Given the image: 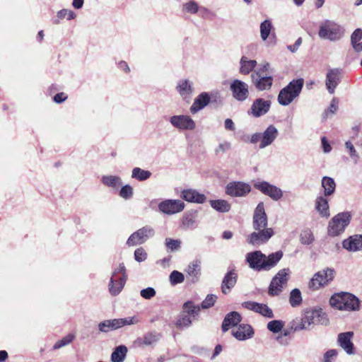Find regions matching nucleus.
Returning a JSON list of instances; mask_svg holds the SVG:
<instances>
[{"mask_svg": "<svg viewBox=\"0 0 362 362\" xmlns=\"http://www.w3.org/2000/svg\"><path fill=\"white\" fill-rule=\"evenodd\" d=\"M267 216L263 202H259L255 209L252 226L255 231L247 238V242L252 245H259L267 243L274 235L272 228H267Z\"/></svg>", "mask_w": 362, "mask_h": 362, "instance_id": "obj_1", "label": "nucleus"}, {"mask_svg": "<svg viewBox=\"0 0 362 362\" xmlns=\"http://www.w3.org/2000/svg\"><path fill=\"white\" fill-rule=\"evenodd\" d=\"M332 307L338 310H357L359 309V300L349 293H335L329 300Z\"/></svg>", "mask_w": 362, "mask_h": 362, "instance_id": "obj_2", "label": "nucleus"}, {"mask_svg": "<svg viewBox=\"0 0 362 362\" xmlns=\"http://www.w3.org/2000/svg\"><path fill=\"white\" fill-rule=\"evenodd\" d=\"M303 78L291 81L286 87L282 88L278 95V102L281 105H289L296 97L299 95L303 86Z\"/></svg>", "mask_w": 362, "mask_h": 362, "instance_id": "obj_3", "label": "nucleus"}, {"mask_svg": "<svg viewBox=\"0 0 362 362\" xmlns=\"http://www.w3.org/2000/svg\"><path fill=\"white\" fill-rule=\"evenodd\" d=\"M351 220L349 212H341L334 216L329 221L327 231L330 236L335 237L342 233Z\"/></svg>", "mask_w": 362, "mask_h": 362, "instance_id": "obj_4", "label": "nucleus"}, {"mask_svg": "<svg viewBox=\"0 0 362 362\" xmlns=\"http://www.w3.org/2000/svg\"><path fill=\"white\" fill-rule=\"evenodd\" d=\"M127 279L126 269L123 263L119 264L110 279L109 290L112 295L116 296L123 288Z\"/></svg>", "mask_w": 362, "mask_h": 362, "instance_id": "obj_5", "label": "nucleus"}, {"mask_svg": "<svg viewBox=\"0 0 362 362\" xmlns=\"http://www.w3.org/2000/svg\"><path fill=\"white\" fill-rule=\"evenodd\" d=\"M334 270L330 268H327L326 269L318 272L310 279L309 288L313 290H316L328 284L334 279Z\"/></svg>", "mask_w": 362, "mask_h": 362, "instance_id": "obj_6", "label": "nucleus"}, {"mask_svg": "<svg viewBox=\"0 0 362 362\" xmlns=\"http://www.w3.org/2000/svg\"><path fill=\"white\" fill-rule=\"evenodd\" d=\"M343 35V30L339 25L331 22H325L320 28L319 36L330 40H337Z\"/></svg>", "mask_w": 362, "mask_h": 362, "instance_id": "obj_7", "label": "nucleus"}, {"mask_svg": "<svg viewBox=\"0 0 362 362\" xmlns=\"http://www.w3.org/2000/svg\"><path fill=\"white\" fill-rule=\"evenodd\" d=\"M288 269H281L272 279L268 291V293L270 296H277L282 291L283 286L288 281Z\"/></svg>", "mask_w": 362, "mask_h": 362, "instance_id": "obj_8", "label": "nucleus"}, {"mask_svg": "<svg viewBox=\"0 0 362 362\" xmlns=\"http://www.w3.org/2000/svg\"><path fill=\"white\" fill-rule=\"evenodd\" d=\"M154 235V230L148 226H146L136 232L133 233L127 240V244L129 246L141 245L148 238Z\"/></svg>", "mask_w": 362, "mask_h": 362, "instance_id": "obj_9", "label": "nucleus"}, {"mask_svg": "<svg viewBox=\"0 0 362 362\" xmlns=\"http://www.w3.org/2000/svg\"><path fill=\"white\" fill-rule=\"evenodd\" d=\"M305 320H306L308 326L311 325H327L329 320L327 315L322 310V309L308 310L304 314Z\"/></svg>", "mask_w": 362, "mask_h": 362, "instance_id": "obj_10", "label": "nucleus"}, {"mask_svg": "<svg viewBox=\"0 0 362 362\" xmlns=\"http://www.w3.org/2000/svg\"><path fill=\"white\" fill-rule=\"evenodd\" d=\"M233 98L238 101H244L249 96L248 85L245 82L235 79L230 86Z\"/></svg>", "mask_w": 362, "mask_h": 362, "instance_id": "obj_11", "label": "nucleus"}, {"mask_svg": "<svg viewBox=\"0 0 362 362\" xmlns=\"http://www.w3.org/2000/svg\"><path fill=\"white\" fill-rule=\"evenodd\" d=\"M254 187L276 201L280 199L283 196L281 189L265 181L254 183Z\"/></svg>", "mask_w": 362, "mask_h": 362, "instance_id": "obj_12", "label": "nucleus"}, {"mask_svg": "<svg viewBox=\"0 0 362 362\" xmlns=\"http://www.w3.org/2000/svg\"><path fill=\"white\" fill-rule=\"evenodd\" d=\"M250 190L251 187L248 184L241 182H231L226 187V193L231 197H243Z\"/></svg>", "mask_w": 362, "mask_h": 362, "instance_id": "obj_13", "label": "nucleus"}, {"mask_svg": "<svg viewBox=\"0 0 362 362\" xmlns=\"http://www.w3.org/2000/svg\"><path fill=\"white\" fill-rule=\"evenodd\" d=\"M252 83L259 90H269L272 86L273 78L267 76L261 71H255L251 75Z\"/></svg>", "mask_w": 362, "mask_h": 362, "instance_id": "obj_14", "label": "nucleus"}, {"mask_svg": "<svg viewBox=\"0 0 362 362\" xmlns=\"http://www.w3.org/2000/svg\"><path fill=\"white\" fill-rule=\"evenodd\" d=\"M185 204L180 200H165L160 202L158 208L160 211L167 214H173L183 210Z\"/></svg>", "mask_w": 362, "mask_h": 362, "instance_id": "obj_15", "label": "nucleus"}, {"mask_svg": "<svg viewBox=\"0 0 362 362\" xmlns=\"http://www.w3.org/2000/svg\"><path fill=\"white\" fill-rule=\"evenodd\" d=\"M271 107V101L265 100L262 98H257L254 100L250 110L248 112L252 114L255 117H259L267 114Z\"/></svg>", "mask_w": 362, "mask_h": 362, "instance_id": "obj_16", "label": "nucleus"}, {"mask_svg": "<svg viewBox=\"0 0 362 362\" xmlns=\"http://www.w3.org/2000/svg\"><path fill=\"white\" fill-rule=\"evenodd\" d=\"M264 258L265 255L261 251L257 250L247 253L246 256V261L249 264L250 268L257 271H261L264 270L263 264Z\"/></svg>", "mask_w": 362, "mask_h": 362, "instance_id": "obj_17", "label": "nucleus"}, {"mask_svg": "<svg viewBox=\"0 0 362 362\" xmlns=\"http://www.w3.org/2000/svg\"><path fill=\"white\" fill-rule=\"evenodd\" d=\"M243 306L246 309L255 311L268 318L274 317L272 309H270L266 304L247 301L243 303Z\"/></svg>", "mask_w": 362, "mask_h": 362, "instance_id": "obj_18", "label": "nucleus"}, {"mask_svg": "<svg viewBox=\"0 0 362 362\" xmlns=\"http://www.w3.org/2000/svg\"><path fill=\"white\" fill-rule=\"evenodd\" d=\"M170 123L175 127L180 129H194L195 123L189 116L179 115L170 117Z\"/></svg>", "mask_w": 362, "mask_h": 362, "instance_id": "obj_19", "label": "nucleus"}, {"mask_svg": "<svg viewBox=\"0 0 362 362\" xmlns=\"http://www.w3.org/2000/svg\"><path fill=\"white\" fill-rule=\"evenodd\" d=\"M354 335L353 332H346L340 333L338 335V343L339 346L344 349L348 354H352L354 353V344L351 341V339Z\"/></svg>", "mask_w": 362, "mask_h": 362, "instance_id": "obj_20", "label": "nucleus"}, {"mask_svg": "<svg viewBox=\"0 0 362 362\" xmlns=\"http://www.w3.org/2000/svg\"><path fill=\"white\" fill-rule=\"evenodd\" d=\"M341 71L339 69H330L326 76V86L329 93L334 92L336 87L339 82V74Z\"/></svg>", "mask_w": 362, "mask_h": 362, "instance_id": "obj_21", "label": "nucleus"}, {"mask_svg": "<svg viewBox=\"0 0 362 362\" xmlns=\"http://www.w3.org/2000/svg\"><path fill=\"white\" fill-rule=\"evenodd\" d=\"M278 136V130L273 125H269L266 130L262 134V141L259 148H263L270 145Z\"/></svg>", "mask_w": 362, "mask_h": 362, "instance_id": "obj_22", "label": "nucleus"}, {"mask_svg": "<svg viewBox=\"0 0 362 362\" xmlns=\"http://www.w3.org/2000/svg\"><path fill=\"white\" fill-rule=\"evenodd\" d=\"M238 280V274L234 270L228 272L224 276L221 283V291L227 294L233 288Z\"/></svg>", "mask_w": 362, "mask_h": 362, "instance_id": "obj_23", "label": "nucleus"}, {"mask_svg": "<svg viewBox=\"0 0 362 362\" xmlns=\"http://www.w3.org/2000/svg\"><path fill=\"white\" fill-rule=\"evenodd\" d=\"M254 334L252 327L247 324L239 325L232 331V334L238 340H245L251 338Z\"/></svg>", "mask_w": 362, "mask_h": 362, "instance_id": "obj_24", "label": "nucleus"}, {"mask_svg": "<svg viewBox=\"0 0 362 362\" xmlns=\"http://www.w3.org/2000/svg\"><path fill=\"white\" fill-rule=\"evenodd\" d=\"M342 245L349 251L355 252L362 250V235L351 236L343 241Z\"/></svg>", "mask_w": 362, "mask_h": 362, "instance_id": "obj_25", "label": "nucleus"}, {"mask_svg": "<svg viewBox=\"0 0 362 362\" xmlns=\"http://www.w3.org/2000/svg\"><path fill=\"white\" fill-rule=\"evenodd\" d=\"M242 320L241 315L235 311L228 313L222 323V330L226 332L230 327L237 326Z\"/></svg>", "mask_w": 362, "mask_h": 362, "instance_id": "obj_26", "label": "nucleus"}, {"mask_svg": "<svg viewBox=\"0 0 362 362\" xmlns=\"http://www.w3.org/2000/svg\"><path fill=\"white\" fill-rule=\"evenodd\" d=\"M211 100L209 93L203 92L195 98L194 103L190 107V111L194 114L206 107Z\"/></svg>", "mask_w": 362, "mask_h": 362, "instance_id": "obj_27", "label": "nucleus"}, {"mask_svg": "<svg viewBox=\"0 0 362 362\" xmlns=\"http://www.w3.org/2000/svg\"><path fill=\"white\" fill-rule=\"evenodd\" d=\"M182 198L189 202L202 204L206 198L204 194H200L194 189H185L182 192Z\"/></svg>", "mask_w": 362, "mask_h": 362, "instance_id": "obj_28", "label": "nucleus"}, {"mask_svg": "<svg viewBox=\"0 0 362 362\" xmlns=\"http://www.w3.org/2000/svg\"><path fill=\"white\" fill-rule=\"evenodd\" d=\"M283 257V252L279 250L272 253L268 256L265 255L263 267L264 270H269L274 267Z\"/></svg>", "mask_w": 362, "mask_h": 362, "instance_id": "obj_29", "label": "nucleus"}, {"mask_svg": "<svg viewBox=\"0 0 362 362\" xmlns=\"http://www.w3.org/2000/svg\"><path fill=\"white\" fill-rule=\"evenodd\" d=\"M201 271V262L198 259L193 261L190 263L186 269L187 274L192 277V282H196Z\"/></svg>", "mask_w": 362, "mask_h": 362, "instance_id": "obj_30", "label": "nucleus"}, {"mask_svg": "<svg viewBox=\"0 0 362 362\" xmlns=\"http://www.w3.org/2000/svg\"><path fill=\"white\" fill-rule=\"evenodd\" d=\"M315 208L322 216H329V204L327 200L323 197H319L316 199Z\"/></svg>", "mask_w": 362, "mask_h": 362, "instance_id": "obj_31", "label": "nucleus"}, {"mask_svg": "<svg viewBox=\"0 0 362 362\" xmlns=\"http://www.w3.org/2000/svg\"><path fill=\"white\" fill-rule=\"evenodd\" d=\"M119 323L117 319L107 320L100 322L98 328L102 332H108L109 331L119 329Z\"/></svg>", "mask_w": 362, "mask_h": 362, "instance_id": "obj_32", "label": "nucleus"}, {"mask_svg": "<svg viewBox=\"0 0 362 362\" xmlns=\"http://www.w3.org/2000/svg\"><path fill=\"white\" fill-rule=\"evenodd\" d=\"M322 186L324 188V194L330 196L334 192L336 184L332 177L325 176L322 180Z\"/></svg>", "mask_w": 362, "mask_h": 362, "instance_id": "obj_33", "label": "nucleus"}, {"mask_svg": "<svg viewBox=\"0 0 362 362\" xmlns=\"http://www.w3.org/2000/svg\"><path fill=\"white\" fill-rule=\"evenodd\" d=\"M127 353V348L121 345L116 347L111 355L112 362H123Z\"/></svg>", "mask_w": 362, "mask_h": 362, "instance_id": "obj_34", "label": "nucleus"}, {"mask_svg": "<svg viewBox=\"0 0 362 362\" xmlns=\"http://www.w3.org/2000/svg\"><path fill=\"white\" fill-rule=\"evenodd\" d=\"M210 204L213 209L221 213L228 212L230 209V204L224 199L211 200Z\"/></svg>", "mask_w": 362, "mask_h": 362, "instance_id": "obj_35", "label": "nucleus"}, {"mask_svg": "<svg viewBox=\"0 0 362 362\" xmlns=\"http://www.w3.org/2000/svg\"><path fill=\"white\" fill-rule=\"evenodd\" d=\"M182 312L192 317H197L200 312V307L195 305L192 301H187L183 304Z\"/></svg>", "mask_w": 362, "mask_h": 362, "instance_id": "obj_36", "label": "nucleus"}, {"mask_svg": "<svg viewBox=\"0 0 362 362\" xmlns=\"http://www.w3.org/2000/svg\"><path fill=\"white\" fill-rule=\"evenodd\" d=\"M362 38V30L356 29L351 36V45L354 50L357 52L362 51V42H358Z\"/></svg>", "mask_w": 362, "mask_h": 362, "instance_id": "obj_37", "label": "nucleus"}, {"mask_svg": "<svg viewBox=\"0 0 362 362\" xmlns=\"http://www.w3.org/2000/svg\"><path fill=\"white\" fill-rule=\"evenodd\" d=\"M240 63V71L243 74H248L257 65L255 60H247L245 57L241 58Z\"/></svg>", "mask_w": 362, "mask_h": 362, "instance_id": "obj_38", "label": "nucleus"}, {"mask_svg": "<svg viewBox=\"0 0 362 362\" xmlns=\"http://www.w3.org/2000/svg\"><path fill=\"white\" fill-rule=\"evenodd\" d=\"M291 329L293 330L294 332L309 329V326L306 320H305L304 316L301 318L294 319L291 322Z\"/></svg>", "mask_w": 362, "mask_h": 362, "instance_id": "obj_39", "label": "nucleus"}, {"mask_svg": "<svg viewBox=\"0 0 362 362\" xmlns=\"http://www.w3.org/2000/svg\"><path fill=\"white\" fill-rule=\"evenodd\" d=\"M289 303L292 307H296L301 304V293L298 288H294L291 291L289 297Z\"/></svg>", "mask_w": 362, "mask_h": 362, "instance_id": "obj_40", "label": "nucleus"}, {"mask_svg": "<svg viewBox=\"0 0 362 362\" xmlns=\"http://www.w3.org/2000/svg\"><path fill=\"white\" fill-rule=\"evenodd\" d=\"M151 175L150 171L144 170L139 168H134L132 170V177L139 181H144L148 179Z\"/></svg>", "mask_w": 362, "mask_h": 362, "instance_id": "obj_41", "label": "nucleus"}, {"mask_svg": "<svg viewBox=\"0 0 362 362\" xmlns=\"http://www.w3.org/2000/svg\"><path fill=\"white\" fill-rule=\"evenodd\" d=\"M192 317L182 312L179 319L175 323V325L179 329H183L189 327L192 324Z\"/></svg>", "mask_w": 362, "mask_h": 362, "instance_id": "obj_42", "label": "nucleus"}, {"mask_svg": "<svg viewBox=\"0 0 362 362\" xmlns=\"http://www.w3.org/2000/svg\"><path fill=\"white\" fill-rule=\"evenodd\" d=\"M102 182L104 185L114 188L122 185L121 179L117 176H103L102 177Z\"/></svg>", "mask_w": 362, "mask_h": 362, "instance_id": "obj_43", "label": "nucleus"}, {"mask_svg": "<svg viewBox=\"0 0 362 362\" xmlns=\"http://www.w3.org/2000/svg\"><path fill=\"white\" fill-rule=\"evenodd\" d=\"M177 88L181 95H189L192 93V88L187 80H183L180 82Z\"/></svg>", "mask_w": 362, "mask_h": 362, "instance_id": "obj_44", "label": "nucleus"}, {"mask_svg": "<svg viewBox=\"0 0 362 362\" xmlns=\"http://www.w3.org/2000/svg\"><path fill=\"white\" fill-rule=\"evenodd\" d=\"M272 28L271 21L269 20H265L260 25V33L261 37L263 40H266L269 37V35L271 32V29Z\"/></svg>", "mask_w": 362, "mask_h": 362, "instance_id": "obj_45", "label": "nucleus"}, {"mask_svg": "<svg viewBox=\"0 0 362 362\" xmlns=\"http://www.w3.org/2000/svg\"><path fill=\"white\" fill-rule=\"evenodd\" d=\"M284 326V322L283 321L275 320L268 322L267 329L273 333H278L281 331Z\"/></svg>", "mask_w": 362, "mask_h": 362, "instance_id": "obj_46", "label": "nucleus"}, {"mask_svg": "<svg viewBox=\"0 0 362 362\" xmlns=\"http://www.w3.org/2000/svg\"><path fill=\"white\" fill-rule=\"evenodd\" d=\"M185 276L181 272L174 270L170 274V282L172 285H177L184 281Z\"/></svg>", "mask_w": 362, "mask_h": 362, "instance_id": "obj_47", "label": "nucleus"}, {"mask_svg": "<svg viewBox=\"0 0 362 362\" xmlns=\"http://www.w3.org/2000/svg\"><path fill=\"white\" fill-rule=\"evenodd\" d=\"M75 336L73 334H69L66 337H63L62 339L57 341L54 346V349H60L69 344H70L74 339Z\"/></svg>", "mask_w": 362, "mask_h": 362, "instance_id": "obj_48", "label": "nucleus"}, {"mask_svg": "<svg viewBox=\"0 0 362 362\" xmlns=\"http://www.w3.org/2000/svg\"><path fill=\"white\" fill-rule=\"evenodd\" d=\"M300 240L301 243L310 245L314 240V236L310 230H305L300 233Z\"/></svg>", "mask_w": 362, "mask_h": 362, "instance_id": "obj_49", "label": "nucleus"}, {"mask_svg": "<svg viewBox=\"0 0 362 362\" xmlns=\"http://www.w3.org/2000/svg\"><path fill=\"white\" fill-rule=\"evenodd\" d=\"M217 296L214 294H208L206 298L202 301L201 307L203 309H208L212 307L216 301Z\"/></svg>", "mask_w": 362, "mask_h": 362, "instance_id": "obj_50", "label": "nucleus"}, {"mask_svg": "<svg viewBox=\"0 0 362 362\" xmlns=\"http://www.w3.org/2000/svg\"><path fill=\"white\" fill-rule=\"evenodd\" d=\"M181 242L179 240H173L171 238L165 239V245L170 251L177 250L180 247Z\"/></svg>", "mask_w": 362, "mask_h": 362, "instance_id": "obj_51", "label": "nucleus"}, {"mask_svg": "<svg viewBox=\"0 0 362 362\" xmlns=\"http://www.w3.org/2000/svg\"><path fill=\"white\" fill-rule=\"evenodd\" d=\"M132 194H133V189L129 185H124V187H122L119 192L120 197H122V198L126 199L132 197Z\"/></svg>", "mask_w": 362, "mask_h": 362, "instance_id": "obj_52", "label": "nucleus"}, {"mask_svg": "<svg viewBox=\"0 0 362 362\" xmlns=\"http://www.w3.org/2000/svg\"><path fill=\"white\" fill-rule=\"evenodd\" d=\"M339 100L337 98H333L329 107L325 111V114L326 117L328 116L329 114H334L338 110Z\"/></svg>", "mask_w": 362, "mask_h": 362, "instance_id": "obj_53", "label": "nucleus"}, {"mask_svg": "<svg viewBox=\"0 0 362 362\" xmlns=\"http://www.w3.org/2000/svg\"><path fill=\"white\" fill-rule=\"evenodd\" d=\"M57 16L61 19L66 18L67 20H71L75 18L76 14L72 11L62 9L57 13Z\"/></svg>", "mask_w": 362, "mask_h": 362, "instance_id": "obj_54", "label": "nucleus"}, {"mask_svg": "<svg viewBox=\"0 0 362 362\" xmlns=\"http://www.w3.org/2000/svg\"><path fill=\"white\" fill-rule=\"evenodd\" d=\"M140 294L141 297L145 299H151L155 296L156 291L151 287H148L146 288L142 289L140 292Z\"/></svg>", "mask_w": 362, "mask_h": 362, "instance_id": "obj_55", "label": "nucleus"}, {"mask_svg": "<svg viewBox=\"0 0 362 362\" xmlns=\"http://www.w3.org/2000/svg\"><path fill=\"white\" fill-rule=\"evenodd\" d=\"M147 257V254L145 250L142 248H138L134 252V258L137 262H143Z\"/></svg>", "mask_w": 362, "mask_h": 362, "instance_id": "obj_56", "label": "nucleus"}, {"mask_svg": "<svg viewBox=\"0 0 362 362\" xmlns=\"http://www.w3.org/2000/svg\"><path fill=\"white\" fill-rule=\"evenodd\" d=\"M119 321V328L124 326V325H130L133 324H136L138 322V320L134 317H126V318H120L117 319Z\"/></svg>", "mask_w": 362, "mask_h": 362, "instance_id": "obj_57", "label": "nucleus"}, {"mask_svg": "<svg viewBox=\"0 0 362 362\" xmlns=\"http://www.w3.org/2000/svg\"><path fill=\"white\" fill-rule=\"evenodd\" d=\"M143 344L145 345H151L158 340V337L153 333H147L143 337Z\"/></svg>", "mask_w": 362, "mask_h": 362, "instance_id": "obj_58", "label": "nucleus"}, {"mask_svg": "<svg viewBox=\"0 0 362 362\" xmlns=\"http://www.w3.org/2000/svg\"><path fill=\"white\" fill-rule=\"evenodd\" d=\"M184 9L191 13H195L198 11V5L195 1H190L184 4Z\"/></svg>", "mask_w": 362, "mask_h": 362, "instance_id": "obj_59", "label": "nucleus"}, {"mask_svg": "<svg viewBox=\"0 0 362 362\" xmlns=\"http://www.w3.org/2000/svg\"><path fill=\"white\" fill-rule=\"evenodd\" d=\"M230 148V144L229 142H225L223 144H219L218 147L216 149V153H218L219 152L224 153L226 151Z\"/></svg>", "mask_w": 362, "mask_h": 362, "instance_id": "obj_60", "label": "nucleus"}, {"mask_svg": "<svg viewBox=\"0 0 362 362\" xmlns=\"http://www.w3.org/2000/svg\"><path fill=\"white\" fill-rule=\"evenodd\" d=\"M337 355V351L335 349H330L324 354V362H332L329 360V357H334Z\"/></svg>", "mask_w": 362, "mask_h": 362, "instance_id": "obj_61", "label": "nucleus"}, {"mask_svg": "<svg viewBox=\"0 0 362 362\" xmlns=\"http://www.w3.org/2000/svg\"><path fill=\"white\" fill-rule=\"evenodd\" d=\"M346 147L347 149H349L351 157H352V158L358 157V155L356 154L355 148H354V145L350 141L346 142Z\"/></svg>", "mask_w": 362, "mask_h": 362, "instance_id": "obj_62", "label": "nucleus"}, {"mask_svg": "<svg viewBox=\"0 0 362 362\" xmlns=\"http://www.w3.org/2000/svg\"><path fill=\"white\" fill-rule=\"evenodd\" d=\"M66 95L64 93H59L54 95V100L57 103H60L66 99Z\"/></svg>", "mask_w": 362, "mask_h": 362, "instance_id": "obj_63", "label": "nucleus"}, {"mask_svg": "<svg viewBox=\"0 0 362 362\" xmlns=\"http://www.w3.org/2000/svg\"><path fill=\"white\" fill-rule=\"evenodd\" d=\"M322 145L324 152L328 153L332 150V148L325 137L322 138Z\"/></svg>", "mask_w": 362, "mask_h": 362, "instance_id": "obj_64", "label": "nucleus"}]
</instances>
